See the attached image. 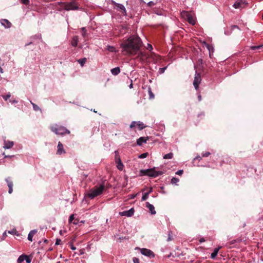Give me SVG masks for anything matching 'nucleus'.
<instances>
[{
  "mask_svg": "<svg viewBox=\"0 0 263 263\" xmlns=\"http://www.w3.org/2000/svg\"><path fill=\"white\" fill-rule=\"evenodd\" d=\"M61 240L60 239H57L55 244V245H59L61 243Z\"/></svg>",
  "mask_w": 263,
  "mask_h": 263,
  "instance_id": "a19ab883",
  "label": "nucleus"
},
{
  "mask_svg": "<svg viewBox=\"0 0 263 263\" xmlns=\"http://www.w3.org/2000/svg\"><path fill=\"white\" fill-rule=\"evenodd\" d=\"M133 83H132H132H131V84H130V85H129V88H133Z\"/></svg>",
  "mask_w": 263,
  "mask_h": 263,
  "instance_id": "bf43d9fd",
  "label": "nucleus"
},
{
  "mask_svg": "<svg viewBox=\"0 0 263 263\" xmlns=\"http://www.w3.org/2000/svg\"><path fill=\"white\" fill-rule=\"evenodd\" d=\"M135 196H135V195H133L132 196V197H131V198H132V199H134V198L135 197Z\"/></svg>",
  "mask_w": 263,
  "mask_h": 263,
  "instance_id": "680f3d73",
  "label": "nucleus"
},
{
  "mask_svg": "<svg viewBox=\"0 0 263 263\" xmlns=\"http://www.w3.org/2000/svg\"><path fill=\"white\" fill-rule=\"evenodd\" d=\"M3 155L5 156V158H11L13 157V156H9V155H5V153H3Z\"/></svg>",
  "mask_w": 263,
  "mask_h": 263,
  "instance_id": "09e8293b",
  "label": "nucleus"
},
{
  "mask_svg": "<svg viewBox=\"0 0 263 263\" xmlns=\"http://www.w3.org/2000/svg\"><path fill=\"white\" fill-rule=\"evenodd\" d=\"M86 61V58H83V65L85 63Z\"/></svg>",
  "mask_w": 263,
  "mask_h": 263,
  "instance_id": "5fc2aeb1",
  "label": "nucleus"
},
{
  "mask_svg": "<svg viewBox=\"0 0 263 263\" xmlns=\"http://www.w3.org/2000/svg\"><path fill=\"white\" fill-rule=\"evenodd\" d=\"M148 139V137H147L146 138L144 137H141L137 139V143L138 145H142L143 144V143H146Z\"/></svg>",
  "mask_w": 263,
  "mask_h": 263,
  "instance_id": "f8f14e48",
  "label": "nucleus"
},
{
  "mask_svg": "<svg viewBox=\"0 0 263 263\" xmlns=\"http://www.w3.org/2000/svg\"><path fill=\"white\" fill-rule=\"evenodd\" d=\"M143 53L142 52H140L139 54H138V56H143Z\"/></svg>",
  "mask_w": 263,
  "mask_h": 263,
  "instance_id": "4d7b16f0",
  "label": "nucleus"
},
{
  "mask_svg": "<svg viewBox=\"0 0 263 263\" xmlns=\"http://www.w3.org/2000/svg\"><path fill=\"white\" fill-rule=\"evenodd\" d=\"M184 17L186 20H187V22L190 24L192 25H194L195 24V20L191 14L189 13L188 12H184Z\"/></svg>",
  "mask_w": 263,
  "mask_h": 263,
  "instance_id": "6e6552de",
  "label": "nucleus"
},
{
  "mask_svg": "<svg viewBox=\"0 0 263 263\" xmlns=\"http://www.w3.org/2000/svg\"><path fill=\"white\" fill-rule=\"evenodd\" d=\"M0 72H1V73H3V69H2L1 67H0Z\"/></svg>",
  "mask_w": 263,
  "mask_h": 263,
  "instance_id": "e2e57ef3",
  "label": "nucleus"
},
{
  "mask_svg": "<svg viewBox=\"0 0 263 263\" xmlns=\"http://www.w3.org/2000/svg\"><path fill=\"white\" fill-rule=\"evenodd\" d=\"M141 172L143 175H146L152 177H156L163 174V172L161 171H156L155 168L141 170Z\"/></svg>",
  "mask_w": 263,
  "mask_h": 263,
  "instance_id": "20e7f679",
  "label": "nucleus"
},
{
  "mask_svg": "<svg viewBox=\"0 0 263 263\" xmlns=\"http://www.w3.org/2000/svg\"><path fill=\"white\" fill-rule=\"evenodd\" d=\"M155 5L153 2H150L147 4V5L149 7H152Z\"/></svg>",
  "mask_w": 263,
  "mask_h": 263,
  "instance_id": "c03bdc74",
  "label": "nucleus"
},
{
  "mask_svg": "<svg viewBox=\"0 0 263 263\" xmlns=\"http://www.w3.org/2000/svg\"><path fill=\"white\" fill-rule=\"evenodd\" d=\"M117 167L119 170H122L123 168V164L121 162V159H118V161L116 162Z\"/></svg>",
  "mask_w": 263,
  "mask_h": 263,
  "instance_id": "412c9836",
  "label": "nucleus"
},
{
  "mask_svg": "<svg viewBox=\"0 0 263 263\" xmlns=\"http://www.w3.org/2000/svg\"><path fill=\"white\" fill-rule=\"evenodd\" d=\"M30 103L32 105L33 109L35 111L41 110L40 108L36 104H34V103L32 102L31 101H30Z\"/></svg>",
  "mask_w": 263,
  "mask_h": 263,
  "instance_id": "a878e982",
  "label": "nucleus"
},
{
  "mask_svg": "<svg viewBox=\"0 0 263 263\" xmlns=\"http://www.w3.org/2000/svg\"><path fill=\"white\" fill-rule=\"evenodd\" d=\"M13 192V188H9L8 193L11 194Z\"/></svg>",
  "mask_w": 263,
  "mask_h": 263,
  "instance_id": "de8ad7c7",
  "label": "nucleus"
},
{
  "mask_svg": "<svg viewBox=\"0 0 263 263\" xmlns=\"http://www.w3.org/2000/svg\"><path fill=\"white\" fill-rule=\"evenodd\" d=\"M11 95L10 93L7 95H5V96H3V98L5 100H7L10 97Z\"/></svg>",
  "mask_w": 263,
  "mask_h": 263,
  "instance_id": "e433bc0d",
  "label": "nucleus"
},
{
  "mask_svg": "<svg viewBox=\"0 0 263 263\" xmlns=\"http://www.w3.org/2000/svg\"><path fill=\"white\" fill-rule=\"evenodd\" d=\"M147 156H148V153H143V154H141L139 156V158H141V159H143V158H146Z\"/></svg>",
  "mask_w": 263,
  "mask_h": 263,
  "instance_id": "7c9ffc66",
  "label": "nucleus"
},
{
  "mask_svg": "<svg viewBox=\"0 0 263 263\" xmlns=\"http://www.w3.org/2000/svg\"><path fill=\"white\" fill-rule=\"evenodd\" d=\"M85 176V177H87V175H85V174H83V176Z\"/></svg>",
  "mask_w": 263,
  "mask_h": 263,
  "instance_id": "338daca9",
  "label": "nucleus"
},
{
  "mask_svg": "<svg viewBox=\"0 0 263 263\" xmlns=\"http://www.w3.org/2000/svg\"><path fill=\"white\" fill-rule=\"evenodd\" d=\"M27 263H30L31 261V258H30L28 256L26 255V258H25Z\"/></svg>",
  "mask_w": 263,
  "mask_h": 263,
  "instance_id": "72a5a7b5",
  "label": "nucleus"
},
{
  "mask_svg": "<svg viewBox=\"0 0 263 263\" xmlns=\"http://www.w3.org/2000/svg\"><path fill=\"white\" fill-rule=\"evenodd\" d=\"M195 159H198L199 160H200L201 159V157L200 156L197 157L195 158Z\"/></svg>",
  "mask_w": 263,
  "mask_h": 263,
  "instance_id": "603ef678",
  "label": "nucleus"
},
{
  "mask_svg": "<svg viewBox=\"0 0 263 263\" xmlns=\"http://www.w3.org/2000/svg\"><path fill=\"white\" fill-rule=\"evenodd\" d=\"M21 3L25 5H28L29 4V0H20Z\"/></svg>",
  "mask_w": 263,
  "mask_h": 263,
  "instance_id": "473e14b6",
  "label": "nucleus"
},
{
  "mask_svg": "<svg viewBox=\"0 0 263 263\" xmlns=\"http://www.w3.org/2000/svg\"><path fill=\"white\" fill-rule=\"evenodd\" d=\"M134 213V210L132 208L130 210L122 212V215L126 216L127 217L132 216Z\"/></svg>",
  "mask_w": 263,
  "mask_h": 263,
  "instance_id": "dca6fc26",
  "label": "nucleus"
},
{
  "mask_svg": "<svg viewBox=\"0 0 263 263\" xmlns=\"http://www.w3.org/2000/svg\"><path fill=\"white\" fill-rule=\"evenodd\" d=\"M142 42L140 38L137 36H130L128 39L124 40L121 44L122 52L125 55L137 54L141 47Z\"/></svg>",
  "mask_w": 263,
  "mask_h": 263,
  "instance_id": "f257e3e1",
  "label": "nucleus"
},
{
  "mask_svg": "<svg viewBox=\"0 0 263 263\" xmlns=\"http://www.w3.org/2000/svg\"><path fill=\"white\" fill-rule=\"evenodd\" d=\"M115 5L117 7H118L120 10L122 11V13L123 15L126 14V10L124 6L123 5L118 3H115Z\"/></svg>",
  "mask_w": 263,
  "mask_h": 263,
  "instance_id": "f3484780",
  "label": "nucleus"
},
{
  "mask_svg": "<svg viewBox=\"0 0 263 263\" xmlns=\"http://www.w3.org/2000/svg\"><path fill=\"white\" fill-rule=\"evenodd\" d=\"M146 207L149 209L152 214L154 215L156 213V212L155 210V207L149 202H147L146 203Z\"/></svg>",
  "mask_w": 263,
  "mask_h": 263,
  "instance_id": "2eb2a0df",
  "label": "nucleus"
},
{
  "mask_svg": "<svg viewBox=\"0 0 263 263\" xmlns=\"http://www.w3.org/2000/svg\"><path fill=\"white\" fill-rule=\"evenodd\" d=\"M58 149L57 154L58 155H61L63 153H65V151L63 148V145L61 142H59L58 146Z\"/></svg>",
  "mask_w": 263,
  "mask_h": 263,
  "instance_id": "9b49d317",
  "label": "nucleus"
},
{
  "mask_svg": "<svg viewBox=\"0 0 263 263\" xmlns=\"http://www.w3.org/2000/svg\"><path fill=\"white\" fill-rule=\"evenodd\" d=\"M201 81V75L199 73H196L194 80L193 82V85L196 90H198L199 88V85Z\"/></svg>",
  "mask_w": 263,
  "mask_h": 263,
  "instance_id": "39448f33",
  "label": "nucleus"
},
{
  "mask_svg": "<svg viewBox=\"0 0 263 263\" xmlns=\"http://www.w3.org/2000/svg\"><path fill=\"white\" fill-rule=\"evenodd\" d=\"M248 4L244 0H239L236 1L233 5V7L235 9H242L246 7Z\"/></svg>",
  "mask_w": 263,
  "mask_h": 263,
  "instance_id": "423d86ee",
  "label": "nucleus"
},
{
  "mask_svg": "<svg viewBox=\"0 0 263 263\" xmlns=\"http://www.w3.org/2000/svg\"><path fill=\"white\" fill-rule=\"evenodd\" d=\"M148 94L149 96V99H154V95L152 91L151 88L150 87L148 88Z\"/></svg>",
  "mask_w": 263,
  "mask_h": 263,
  "instance_id": "c756f323",
  "label": "nucleus"
},
{
  "mask_svg": "<svg viewBox=\"0 0 263 263\" xmlns=\"http://www.w3.org/2000/svg\"><path fill=\"white\" fill-rule=\"evenodd\" d=\"M104 190V185L103 184H101L99 187H97L93 190H92L90 192V193L86 195L85 196H88L90 197L91 199H92L96 197V196L100 195Z\"/></svg>",
  "mask_w": 263,
  "mask_h": 263,
  "instance_id": "7ed1b4c3",
  "label": "nucleus"
},
{
  "mask_svg": "<svg viewBox=\"0 0 263 263\" xmlns=\"http://www.w3.org/2000/svg\"><path fill=\"white\" fill-rule=\"evenodd\" d=\"M64 7L66 10L77 9L78 6L74 2L64 3Z\"/></svg>",
  "mask_w": 263,
  "mask_h": 263,
  "instance_id": "9d476101",
  "label": "nucleus"
},
{
  "mask_svg": "<svg viewBox=\"0 0 263 263\" xmlns=\"http://www.w3.org/2000/svg\"><path fill=\"white\" fill-rule=\"evenodd\" d=\"M1 23L2 25H3L5 28H7L11 27L12 25L11 23L8 20L6 19H2L1 21Z\"/></svg>",
  "mask_w": 263,
  "mask_h": 263,
  "instance_id": "ddd939ff",
  "label": "nucleus"
},
{
  "mask_svg": "<svg viewBox=\"0 0 263 263\" xmlns=\"http://www.w3.org/2000/svg\"><path fill=\"white\" fill-rule=\"evenodd\" d=\"M72 223L74 224H77L78 223V220L77 219H74L73 221H72Z\"/></svg>",
  "mask_w": 263,
  "mask_h": 263,
  "instance_id": "49530a36",
  "label": "nucleus"
},
{
  "mask_svg": "<svg viewBox=\"0 0 263 263\" xmlns=\"http://www.w3.org/2000/svg\"><path fill=\"white\" fill-rule=\"evenodd\" d=\"M14 145L13 141L4 140V148L5 149H8L11 148Z\"/></svg>",
  "mask_w": 263,
  "mask_h": 263,
  "instance_id": "4468645a",
  "label": "nucleus"
},
{
  "mask_svg": "<svg viewBox=\"0 0 263 263\" xmlns=\"http://www.w3.org/2000/svg\"><path fill=\"white\" fill-rule=\"evenodd\" d=\"M204 241H205V240H204V239L203 238H200V239H199V242H200V243H202V242H204Z\"/></svg>",
  "mask_w": 263,
  "mask_h": 263,
  "instance_id": "3c124183",
  "label": "nucleus"
},
{
  "mask_svg": "<svg viewBox=\"0 0 263 263\" xmlns=\"http://www.w3.org/2000/svg\"><path fill=\"white\" fill-rule=\"evenodd\" d=\"M232 29H234L235 28H238V27L237 26L234 25L232 27Z\"/></svg>",
  "mask_w": 263,
  "mask_h": 263,
  "instance_id": "6e6d98bb",
  "label": "nucleus"
},
{
  "mask_svg": "<svg viewBox=\"0 0 263 263\" xmlns=\"http://www.w3.org/2000/svg\"><path fill=\"white\" fill-rule=\"evenodd\" d=\"M147 49L149 50V51H151L153 49V47L151 44H148Z\"/></svg>",
  "mask_w": 263,
  "mask_h": 263,
  "instance_id": "37998d69",
  "label": "nucleus"
},
{
  "mask_svg": "<svg viewBox=\"0 0 263 263\" xmlns=\"http://www.w3.org/2000/svg\"><path fill=\"white\" fill-rule=\"evenodd\" d=\"M83 36H84V34L85 33V28H83Z\"/></svg>",
  "mask_w": 263,
  "mask_h": 263,
  "instance_id": "13d9d810",
  "label": "nucleus"
},
{
  "mask_svg": "<svg viewBox=\"0 0 263 263\" xmlns=\"http://www.w3.org/2000/svg\"><path fill=\"white\" fill-rule=\"evenodd\" d=\"M166 69V67H163V68H160V70L161 71V73H163Z\"/></svg>",
  "mask_w": 263,
  "mask_h": 263,
  "instance_id": "a18cd8bd",
  "label": "nucleus"
},
{
  "mask_svg": "<svg viewBox=\"0 0 263 263\" xmlns=\"http://www.w3.org/2000/svg\"><path fill=\"white\" fill-rule=\"evenodd\" d=\"M5 181L7 183V185L9 188H13V183L12 181L10 180L9 178L6 179Z\"/></svg>",
  "mask_w": 263,
  "mask_h": 263,
  "instance_id": "4be33fe9",
  "label": "nucleus"
},
{
  "mask_svg": "<svg viewBox=\"0 0 263 263\" xmlns=\"http://www.w3.org/2000/svg\"><path fill=\"white\" fill-rule=\"evenodd\" d=\"M113 49H114V47H111V48H110V50L111 51H113V50H112Z\"/></svg>",
  "mask_w": 263,
  "mask_h": 263,
  "instance_id": "69168bd1",
  "label": "nucleus"
},
{
  "mask_svg": "<svg viewBox=\"0 0 263 263\" xmlns=\"http://www.w3.org/2000/svg\"><path fill=\"white\" fill-rule=\"evenodd\" d=\"M111 72L113 75L117 76L120 72V69L119 67H115L111 69Z\"/></svg>",
  "mask_w": 263,
  "mask_h": 263,
  "instance_id": "6ab92c4d",
  "label": "nucleus"
},
{
  "mask_svg": "<svg viewBox=\"0 0 263 263\" xmlns=\"http://www.w3.org/2000/svg\"><path fill=\"white\" fill-rule=\"evenodd\" d=\"M79 251H80V254H82V250L81 249H80V250H79Z\"/></svg>",
  "mask_w": 263,
  "mask_h": 263,
  "instance_id": "0e129e2a",
  "label": "nucleus"
},
{
  "mask_svg": "<svg viewBox=\"0 0 263 263\" xmlns=\"http://www.w3.org/2000/svg\"><path fill=\"white\" fill-rule=\"evenodd\" d=\"M172 240H173V237H172V232H170L168 234V238H167V241H170Z\"/></svg>",
  "mask_w": 263,
  "mask_h": 263,
  "instance_id": "2f4dec72",
  "label": "nucleus"
},
{
  "mask_svg": "<svg viewBox=\"0 0 263 263\" xmlns=\"http://www.w3.org/2000/svg\"><path fill=\"white\" fill-rule=\"evenodd\" d=\"M37 233V230H32L31 231L29 234H28V239L29 240V241H32V238L33 237V236Z\"/></svg>",
  "mask_w": 263,
  "mask_h": 263,
  "instance_id": "a211bd4d",
  "label": "nucleus"
},
{
  "mask_svg": "<svg viewBox=\"0 0 263 263\" xmlns=\"http://www.w3.org/2000/svg\"><path fill=\"white\" fill-rule=\"evenodd\" d=\"M149 194V192L144 193L142 196V200L145 201L148 198Z\"/></svg>",
  "mask_w": 263,
  "mask_h": 263,
  "instance_id": "bb28decb",
  "label": "nucleus"
},
{
  "mask_svg": "<svg viewBox=\"0 0 263 263\" xmlns=\"http://www.w3.org/2000/svg\"><path fill=\"white\" fill-rule=\"evenodd\" d=\"M25 258H26V255H21L17 259V262L22 263L23 261H24L25 260Z\"/></svg>",
  "mask_w": 263,
  "mask_h": 263,
  "instance_id": "b1692460",
  "label": "nucleus"
},
{
  "mask_svg": "<svg viewBox=\"0 0 263 263\" xmlns=\"http://www.w3.org/2000/svg\"><path fill=\"white\" fill-rule=\"evenodd\" d=\"M141 254L143 255L149 257V258H153L155 256V254L153 252L149 249L146 248L140 249Z\"/></svg>",
  "mask_w": 263,
  "mask_h": 263,
  "instance_id": "0eeeda50",
  "label": "nucleus"
},
{
  "mask_svg": "<svg viewBox=\"0 0 263 263\" xmlns=\"http://www.w3.org/2000/svg\"><path fill=\"white\" fill-rule=\"evenodd\" d=\"M78 61L80 64V65L82 66V59H79Z\"/></svg>",
  "mask_w": 263,
  "mask_h": 263,
  "instance_id": "8fccbe9b",
  "label": "nucleus"
},
{
  "mask_svg": "<svg viewBox=\"0 0 263 263\" xmlns=\"http://www.w3.org/2000/svg\"><path fill=\"white\" fill-rule=\"evenodd\" d=\"M74 220V217L73 215H70L69 219V222L70 223H72V221Z\"/></svg>",
  "mask_w": 263,
  "mask_h": 263,
  "instance_id": "c9c22d12",
  "label": "nucleus"
},
{
  "mask_svg": "<svg viewBox=\"0 0 263 263\" xmlns=\"http://www.w3.org/2000/svg\"><path fill=\"white\" fill-rule=\"evenodd\" d=\"M179 181V179L177 178L173 177L171 179V183L176 184Z\"/></svg>",
  "mask_w": 263,
  "mask_h": 263,
  "instance_id": "c85d7f7f",
  "label": "nucleus"
},
{
  "mask_svg": "<svg viewBox=\"0 0 263 263\" xmlns=\"http://www.w3.org/2000/svg\"><path fill=\"white\" fill-rule=\"evenodd\" d=\"M173 156V154L172 153H170L168 154H165L163 156V159H172Z\"/></svg>",
  "mask_w": 263,
  "mask_h": 263,
  "instance_id": "393cba45",
  "label": "nucleus"
},
{
  "mask_svg": "<svg viewBox=\"0 0 263 263\" xmlns=\"http://www.w3.org/2000/svg\"><path fill=\"white\" fill-rule=\"evenodd\" d=\"M71 249L72 250H76V247H74L73 245H71Z\"/></svg>",
  "mask_w": 263,
  "mask_h": 263,
  "instance_id": "864d4df0",
  "label": "nucleus"
},
{
  "mask_svg": "<svg viewBox=\"0 0 263 263\" xmlns=\"http://www.w3.org/2000/svg\"><path fill=\"white\" fill-rule=\"evenodd\" d=\"M202 63H203L202 59H199L198 60V61H197V65H198L200 66V65H202Z\"/></svg>",
  "mask_w": 263,
  "mask_h": 263,
  "instance_id": "4c0bfd02",
  "label": "nucleus"
},
{
  "mask_svg": "<svg viewBox=\"0 0 263 263\" xmlns=\"http://www.w3.org/2000/svg\"><path fill=\"white\" fill-rule=\"evenodd\" d=\"M210 155V152H206L205 153L203 154L202 157H208Z\"/></svg>",
  "mask_w": 263,
  "mask_h": 263,
  "instance_id": "79ce46f5",
  "label": "nucleus"
},
{
  "mask_svg": "<svg viewBox=\"0 0 263 263\" xmlns=\"http://www.w3.org/2000/svg\"><path fill=\"white\" fill-rule=\"evenodd\" d=\"M152 188H151L148 192H149V194L152 192Z\"/></svg>",
  "mask_w": 263,
  "mask_h": 263,
  "instance_id": "052dcab7",
  "label": "nucleus"
},
{
  "mask_svg": "<svg viewBox=\"0 0 263 263\" xmlns=\"http://www.w3.org/2000/svg\"><path fill=\"white\" fill-rule=\"evenodd\" d=\"M220 249V247H218V248H216L214 249L213 252L211 254V257L212 258L214 259L216 257Z\"/></svg>",
  "mask_w": 263,
  "mask_h": 263,
  "instance_id": "aec40b11",
  "label": "nucleus"
},
{
  "mask_svg": "<svg viewBox=\"0 0 263 263\" xmlns=\"http://www.w3.org/2000/svg\"><path fill=\"white\" fill-rule=\"evenodd\" d=\"M115 154H116V155H115V161L116 162L118 161V159H120V158L119 156L118 155V153L117 151L115 152Z\"/></svg>",
  "mask_w": 263,
  "mask_h": 263,
  "instance_id": "f704fd0d",
  "label": "nucleus"
},
{
  "mask_svg": "<svg viewBox=\"0 0 263 263\" xmlns=\"http://www.w3.org/2000/svg\"><path fill=\"white\" fill-rule=\"evenodd\" d=\"M136 126H137L139 130H142L146 127L143 123L138 121H133L130 125V128L135 127Z\"/></svg>",
  "mask_w": 263,
  "mask_h": 263,
  "instance_id": "1a4fd4ad",
  "label": "nucleus"
},
{
  "mask_svg": "<svg viewBox=\"0 0 263 263\" xmlns=\"http://www.w3.org/2000/svg\"><path fill=\"white\" fill-rule=\"evenodd\" d=\"M78 44V37L77 36H74L71 41V45L73 46H77Z\"/></svg>",
  "mask_w": 263,
  "mask_h": 263,
  "instance_id": "5701e85b",
  "label": "nucleus"
},
{
  "mask_svg": "<svg viewBox=\"0 0 263 263\" xmlns=\"http://www.w3.org/2000/svg\"><path fill=\"white\" fill-rule=\"evenodd\" d=\"M133 260L134 263H139V259L136 257H134Z\"/></svg>",
  "mask_w": 263,
  "mask_h": 263,
  "instance_id": "58836bf2",
  "label": "nucleus"
},
{
  "mask_svg": "<svg viewBox=\"0 0 263 263\" xmlns=\"http://www.w3.org/2000/svg\"><path fill=\"white\" fill-rule=\"evenodd\" d=\"M50 130L57 135L64 136L66 134H70V132L63 126H60L58 124H53L50 126Z\"/></svg>",
  "mask_w": 263,
  "mask_h": 263,
  "instance_id": "f03ea898",
  "label": "nucleus"
},
{
  "mask_svg": "<svg viewBox=\"0 0 263 263\" xmlns=\"http://www.w3.org/2000/svg\"><path fill=\"white\" fill-rule=\"evenodd\" d=\"M183 170H178L176 174L178 175H181L183 174Z\"/></svg>",
  "mask_w": 263,
  "mask_h": 263,
  "instance_id": "ea45409f",
  "label": "nucleus"
},
{
  "mask_svg": "<svg viewBox=\"0 0 263 263\" xmlns=\"http://www.w3.org/2000/svg\"><path fill=\"white\" fill-rule=\"evenodd\" d=\"M263 47V44L259 46H252L250 47L252 50H256L261 49Z\"/></svg>",
  "mask_w": 263,
  "mask_h": 263,
  "instance_id": "cd10ccee",
  "label": "nucleus"
}]
</instances>
